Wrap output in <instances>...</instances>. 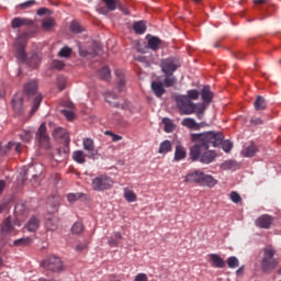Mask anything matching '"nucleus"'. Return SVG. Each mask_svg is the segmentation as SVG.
<instances>
[{
    "label": "nucleus",
    "mask_w": 281,
    "mask_h": 281,
    "mask_svg": "<svg viewBox=\"0 0 281 281\" xmlns=\"http://www.w3.org/2000/svg\"><path fill=\"white\" fill-rule=\"evenodd\" d=\"M34 22H32V20L27 19V18H14L11 21V27L12 30H19V27H23V26H30L33 25Z\"/></svg>",
    "instance_id": "obj_12"
},
{
    "label": "nucleus",
    "mask_w": 281,
    "mask_h": 281,
    "mask_svg": "<svg viewBox=\"0 0 281 281\" xmlns=\"http://www.w3.org/2000/svg\"><path fill=\"white\" fill-rule=\"evenodd\" d=\"M27 38H30V34L24 32L20 34L14 43L16 58L21 60V63H25L27 60V53H25V47L27 45Z\"/></svg>",
    "instance_id": "obj_3"
},
{
    "label": "nucleus",
    "mask_w": 281,
    "mask_h": 281,
    "mask_svg": "<svg viewBox=\"0 0 281 281\" xmlns=\"http://www.w3.org/2000/svg\"><path fill=\"white\" fill-rule=\"evenodd\" d=\"M58 56L60 58H69L71 56V48L64 47L59 50Z\"/></svg>",
    "instance_id": "obj_51"
},
{
    "label": "nucleus",
    "mask_w": 281,
    "mask_h": 281,
    "mask_svg": "<svg viewBox=\"0 0 281 281\" xmlns=\"http://www.w3.org/2000/svg\"><path fill=\"white\" fill-rule=\"evenodd\" d=\"M134 281H148V276H146V273H138Z\"/></svg>",
    "instance_id": "obj_64"
},
{
    "label": "nucleus",
    "mask_w": 281,
    "mask_h": 281,
    "mask_svg": "<svg viewBox=\"0 0 281 281\" xmlns=\"http://www.w3.org/2000/svg\"><path fill=\"white\" fill-rule=\"evenodd\" d=\"M115 75L119 77L117 90L120 93H122L126 85V80L124 79V74L122 72V70H116Z\"/></svg>",
    "instance_id": "obj_33"
},
{
    "label": "nucleus",
    "mask_w": 281,
    "mask_h": 281,
    "mask_svg": "<svg viewBox=\"0 0 281 281\" xmlns=\"http://www.w3.org/2000/svg\"><path fill=\"white\" fill-rule=\"evenodd\" d=\"M38 89V83L36 81H31L24 86V91L27 95H34Z\"/></svg>",
    "instance_id": "obj_31"
},
{
    "label": "nucleus",
    "mask_w": 281,
    "mask_h": 281,
    "mask_svg": "<svg viewBox=\"0 0 281 281\" xmlns=\"http://www.w3.org/2000/svg\"><path fill=\"white\" fill-rule=\"evenodd\" d=\"M182 126H186L187 128H196L199 124H196L194 119L186 117L182 120Z\"/></svg>",
    "instance_id": "obj_41"
},
{
    "label": "nucleus",
    "mask_w": 281,
    "mask_h": 281,
    "mask_svg": "<svg viewBox=\"0 0 281 281\" xmlns=\"http://www.w3.org/2000/svg\"><path fill=\"white\" fill-rule=\"evenodd\" d=\"M98 52L95 49H80L79 50V56L82 58H89V56H97Z\"/></svg>",
    "instance_id": "obj_48"
},
{
    "label": "nucleus",
    "mask_w": 281,
    "mask_h": 281,
    "mask_svg": "<svg viewBox=\"0 0 281 281\" xmlns=\"http://www.w3.org/2000/svg\"><path fill=\"white\" fill-rule=\"evenodd\" d=\"M122 233L120 232H114L113 236L109 237L108 244L110 247H119L120 246V240H122Z\"/></svg>",
    "instance_id": "obj_24"
},
{
    "label": "nucleus",
    "mask_w": 281,
    "mask_h": 281,
    "mask_svg": "<svg viewBox=\"0 0 281 281\" xmlns=\"http://www.w3.org/2000/svg\"><path fill=\"white\" fill-rule=\"evenodd\" d=\"M32 5H36V1L34 0H29L26 2H23L20 4L21 10H27V8H32Z\"/></svg>",
    "instance_id": "obj_57"
},
{
    "label": "nucleus",
    "mask_w": 281,
    "mask_h": 281,
    "mask_svg": "<svg viewBox=\"0 0 281 281\" xmlns=\"http://www.w3.org/2000/svg\"><path fill=\"white\" fill-rule=\"evenodd\" d=\"M42 267L47 271H52L53 273H60V271H65V263L63 262V259L57 256L46 258L42 262Z\"/></svg>",
    "instance_id": "obj_6"
},
{
    "label": "nucleus",
    "mask_w": 281,
    "mask_h": 281,
    "mask_svg": "<svg viewBox=\"0 0 281 281\" xmlns=\"http://www.w3.org/2000/svg\"><path fill=\"white\" fill-rule=\"evenodd\" d=\"M256 153H258V146L252 142L246 145L241 150V155H244V157H256Z\"/></svg>",
    "instance_id": "obj_16"
},
{
    "label": "nucleus",
    "mask_w": 281,
    "mask_h": 281,
    "mask_svg": "<svg viewBox=\"0 0 281 281\" xmlns=\"http://www.w3.org/2000/svg\"><path fill=\"white\" fill-rule=\"evenodd\" d=\"M218 183V180L214 179V177L210 175H205V172L202 171V178L200 180V186H206V188H214Z\"/></svg>",
    "instance_id": "obj_15"
},
{
    "label": "nucleus",
    "mask_w": 281,
    "mask_h": 281,
    "mask_svg": "<svg viewBox=\"0 0 281 281\" xmlns=\"http://www.w3.org/2000/svg\"><path fill=\"white\" fill-rule=\"evenodd\" d=\"M56 155H58V157H61L63 159H66V157L69 155V144H65L64 147L57 148Z\"/></svg>",
    "instance_id": "obj_39"
},
{
    "label": "nucleus",
    "mask_w": 281,
    "mask_h": 281,
    "mask_svg": "<svg viewBox=\"0 0 281 281\" xmlns=\"http://www.w3.org/2000/svg\"><path fill=\"white\" fill-rule=\"evenodd\" d=\"M2 234H12L14 232V225H12V218L7 217L1 225Z\"/></svg>",
    "instance_id": "obj_23"
},
{
    "label": "nucleus",
    "mask_w": 281,
    "mask_h": 281,
    "mask_svg": "<svg viewBox=\"0 0 281 281\" xmlns=\"http://www.w3.org/2000/svg\"><path fill=\"white\" fill-rule=\"evenodd\" d=\"M124 199L127 201V203H135V201H137V194H135L133 190L125 189Z\"/></svg>",
    "instance_id": "obj_35"
},
{
    "label": "nucleus",
    "mask_w": 281,
    "mask_h": 281,
    "mask_svg": "<svg viewBox=\"0 0 281 281\" xmlns=\"http://www.w3.org/2000/svg\"><path fill=\"white\" fill-rule=\"evenodd\" d=\"M220 146H222V150H224V153H232V148H234V144H232V142L223 140V138L221 139Z\"/></svg>",
    "instance_id": "obj_44"
},
{
    "label": "nucleus",
    "mask_w": 281,
    "mask_h": 281,
    "mask_svg": "<svg viewBox=\"0 0 281 281\" xmlns=\"http://www.w3.org/2000/svg\"><path fill=\"white\" fill-rule=\"evenodd\" d=\"M60 202V198L53 196L48 200V214H56L58 212V204Z\"/></svg>",
    "instance_id": "obj_22"
},
{
    "label": "nucleus",
    "mask_w": 281,
    "mask_h": 281,
    "mask_svg": "<svg viewBox=\"0 0 281 281\" xmlns=\"http://www.w3.org/2000/svg\"><path fill=\"white\" fill-rule=\"evenodd\" d=\"M41 102H43V97L41 94H38L37 97H35V99L33 101L31 115H34V113H36V111H38V108L41 106Z\"/></svg>",
    "instance_id": "obj_40"
},
{
    "label": "nucleus",
    "mask_w": 281,
    "mask_h": 281,
    "mask_svg": "<svg viewBox=\"0 0 281 281\" xmlns=\"http://www.w3.org/2000/svg\"><path fill=\"white\" fill-rule=\"evenodd\" d=\"M201 97L204 104H212V100H214V92L210 89V86H204L201 90Z\"/></svg>",
    "instance_id": "obj_14"
},
{
    "label": "nucleus",
    "mask_w": 281,
    "mask_h": 281,
    "mask_svg": "<svg viewBox=\"0 0 281 281\" xmlns=\"http://www.w3.org/2000/svg\"><path fill=\"white\" fill-rule=\"evenodd\" d=\"M41 227V220L36 216H32L25 225L27 232H36Z\"/></svg>",
    "instance_id": "obj_19"
},
{
    "label": "nucleus",
    "mask_w": 281,
    "mask_h": 281,
    "mask_svg": "<svg viewBox=\"0 0 281 281\" xmlns=\"http://www.w3.org/2000/svg\"><path fill=\"white\" fill-rule=\"evenodd\" d=\"M186 157H188L186 147H183L181 144L176 145L175 161H181L182 159H186Z\"/></svg>",
    "instance_id": "obj_20"
},
{
    "label": "nucleus",
    "mask_w": 281,
    "mask_h": 281,
    "mask_svg": "<svg viewBox=\"0 0 281 281\" xmlns=\"http://www.w3.org/2000/svg\"><path fill=\"white\" fill-rule=\"evenodd\" d=\"M14 146H15V143L14 142H9L7 145H5V147H3V148H1V150H2V154L3 155H8V153H10V150H12V148H14Z\"/></svg>",
    "instance_id": "obj_56"
},
{
    "label": "nucleus",
    "mask_w": 281,
    "mask_h": 281,
    "mask_svg": "<svg viewBox=\"0 0 281 281\" xmlns=\"http://www.w3.org/2000/svg\"><path fill=\"white\" fill-rule=\"evenodd\" d=\"M53 69H63L65 67V63L63 60H53L52 63Z\"/></svg>",
    "instance_id": "obj_60"
},
{
    "label": "nucleus",
    "mask_w": 281,
    "mask_h": 281,
    "mask_svg": "<svg viewBox=\"0 0 281 281\" xmlns=\"http://www.w3.org/2000/svg\"><path fill=\"white\" fill-rule=\"evenodd\" d=\"M83 149L87 150L88 159H98V149H95V143L92 138H83L82 140Z\"/></svg>",
    "instance_id": "obj_9"
},
{
    "label": "nucleus",
    "mask_w": 281,
    "mask_h": 281,
    "mask_svg": "<svg viewBox=\"0 0 281 281\" xmlns=\"http://www.w3.org/2000/svg\"><path fill=\"white\" fill-rule=\"evenodd\" d=\"M63 114L65 115V117H67L70 122L71 120H74L76 117V114L72 111L69 110H64Z\"/></svg>",
    "instance_id": "obj_62"
},
{
    "label": "nucleus",
    "mask_w": 281,
    "mask_h": 281,
    "mask_svg": "<svg viewBox=\"0 0 281 281\" xmlns=\"http://www.w3.org/2000/svg\"><path fill=\"white\" fill-rule=\"evenodd\" d=\"M162 85L167 88L175 87L177 85V77L175 76V74H165Z\"/></svg>",
    "instance_id": "obj_27"
},
{
    "label": "nucleus",
    "mask_w": 281,
    "mask_h": 281,
    "mask_svg": "<svg viewBox=\"0 0 281 281\" xmlns=\"http://www.w3.org/2000/svg\"><path fill=\"white\" fill-rule=\"evenodd\" d=\"M22 142H30L32 139V132L31 131H24L21 135Z\"/></svg>",
    "instance_id": "obj_61"
},
{
    "label": "nucleus",
    "mask_w": 281,
    "mask_h": 281,
    "mask_svg": "<svg viewBox=\"0 0 281 281\" xmlns=\"http://www.w3.org/2000/svg\"><path fill=\"white\" fill-rule=\"evenodd\" d=\"M67 199H68L69 203H74V202L78 201L79 199H82V193H69L67 195Z\"/></svg>",
    "instance_id": "obj_53"
},
{
    "label": "nucleus",
    "mask_w": 281,
    "mask_h": 281,
    "mask_svg": "<svg viewBox=\"0 0 281 281\" xmlns=\"http://www.w3.org/2000/svg\"><path fill=\"white\" fill-rule=\"evenodd\" d=\"M280 265V261L276 258V248L273 246H267L263 248V256L260 262L262 273H271Z\"/></svg>",
    "instance_id": "obj_2"
},
{
    "label": "nucleus",
    "mask_w": 281,
    "mask_h": 281,
    "mask_svg": "<svg viewBox=\"0 0 281 281\" xmlns=\"http://www.w3.org/2000/svg\"><path fill=\"white\" fill-rule=\"evenodd\" d=\"M113 179L106 175H101L92 179L91 187L95 192H104L113 188Z\"/></svg>",
    "instance_id": "obj_4"
},
{
    "label": "nucleus",
    "mask_w": 281,
    "mask_h": 281,
    "mask_svg": "<svg viewBox=\"0 0 281 281\" xmlns=\"http://www.w3.org/2000/svg\"><path fill=\"white\" fill-rule=\"evenodd\" d=\"M86 157H87V154H85V151L82 150H76L72 153V159L77 164H86L87 162Z\"/></svg>",
    "instance_id": "obj_29"
},
{
    "label": "nucleus",
    "mask_w": 281,
    "mask_h": 281,
    "mask_svg": "<svg viewBox=\"0 0 281 281\" xmlns=\"http://www.w3.org/2000/svg\"><path fill=\"white\" fill-rule=\"evenodd\" d=\"M14 146H15V143L14 142H9L7 145H5V147H3V148H1V150H2V154L3 155H8V153H10V150H12V148H14Z\"/></svg>",
    "instance_id": "obj_55"
},
{
    "label": "nucleus",
    "mask_w": 281,
    "mask_h": 281,
    "mask_svg": "<svg viewBox=\"0 0 281 281\" xmlns=\"http://www.w3.org/2000/svg\"><path fill=\"white\" fill-rule=\"evenodd\" d=\"M70 31L74 34H80V32H82V26L80 25V23L72 21L70 24Z\"/></svg>",
    "instance_id": "obj_49"
},
{
    "label": "nucleus",
    "mask_w": 281,
    "mask_h": 281,
    "mask_svg": "<svg viewBox=\"0 0 281 281\" xmlns=\"http://www.w3.org/2000/svg\"><path fill=\"white\" fill-rule=\"evenodd\" d=\"M226 262H227V266H228L229 269H236L240 265V261H238V258L234 257V256L228 257Z\"/></svg>",
    "instance_id": "obj_42"
},
{
    "label": "nucleus",
    "mask_w": 281,
    "mask_h": 281,
    "mask_svg": "<svg viewBox=\"0 0 281 281\" xmlns=\"http://www.w3.org/2000/svg\"><path fill=\"white\" fill-rule=\"evenodd\" d=\"M57 87L59 91H64L67 87V78L65 76H58L57 77Z\"/></svg>",
    "instance_id": "obj_46"
},
{
    "label": "nucleus",
    "mask_w": 281,
    "mask_h": 281,
    "mask_svg": "<svg viewBox=\"0 0 281 281\" xmlns=\"http://www.w3.org/2000/svg\"><path fill=\"white\" fill-rule=\"evenodd\" d=\"M210 259H211V262L213 263V267H215V269H225V260L221 258V256L216 254H211Z\"/></svg>",
    "instance_id": "obj_21"
},
{
    "label": "nucleus",
    "mask_w": 281,
    "mask_h": 281,
    "mask_svg": "<svg viewBox=\"0 0 281 281\" xmlns=\"http://www.w3.org/2000/svg\"><path fill=\"white\" fill-rule=\"evenodd\" d=\"M164 87L165 86L162 82H158V81L151 82V91L157 98H161V95L166 93V89Z\"/></svg>",
    "instance_id": "obj_18"
},
{
    "label": "nucleus",
    "mask_w": 281,
    "mask_h": 281,
    "mask_svg": "<svg viewBox=\"0 0 281 281\" xmlns=\"http://www.w3.org/2000/svg\"><path fill=\"white\" fill-rule=\"evenodd\" d=\"M83 229L82 223L77 222L72 225L71 232L72 234H82Z\"/></svg>",
    "instance_id": "obj_50"
},
{
    "label": "nucleus",
    "mask_w": 281,
    "mask_h": 281,
    "mask_svg": "<svg viewBox=\"0 0 281 281\" xmlns=\"http://www.w3.org/2000/svg\"><path fill=\"white\" fill-rule=\"evenodd\" d=\"M105 101L108 102V104H110V106H114L115 109H120V102L117 101V97H115V94L108 92L105 94Z\"/></svg>",
    "instance_id": "obj_30"
},
{
    "label": "nucleus",
    "mask_w": 281,
    "mask_h": 281,
    "mask_svg": "<svg viewBox=\"0 0 281 281\" xmlns=\"http://www.w3.org/2000/svg\"><path fill=\"white\" fill-rule=\"evenodd\" d=\"M205 103H199V104H195V111L196 113H205Z\"/></svg>",
    "instance_id": "obj_63"
},
{
    "label": "nucleus",
    "mask_w": 281,
    "mask_h": 281,
    "mask_svg": "<svg viewBox=\"0 0 281 281\" xmlns=\"http://www.w3.org/2000/svg\"><path fill=\"white\" fill-rule=\"evenodd\" d=\"M104 135H110V137H112V142H122V136L113 134L111 131H105Z\"/></svg>",
    "instance_id": "obj_58"
},
{
    "label": "nucleus",
    "mask_w": 281,
    "mask_h": 281,
    "mask_svg": "<svg viewBox=\"0 0 281 281\" xmlns=\"http://www.w3.org/2000/svg\"><path fill=\"white\" fill-rule=\"evenodd\" d=\"M254 106L256 111H265L267 109V100L263 97L257 95Z\"/></svg>",
    "instance_id": "obj_28"
},
{
    "label": "nucleus",
    "mask_w": 281,
    "mask_h": 281,
    "mask_svg": "<svg viewBox=\"0 0 281 281\" xmlns=\"http://www.w3.org/2000/svg\"><path fill=\"white\" fill-rule=\"evenodd\" d=\"M236 168V161L234 160H226L221 165L222 170H234Z\"/></svg>",
    "instance_id": "obj_47"
},
{
    "label": "nucleus",
    "mask_w": 281,
    "mask_h": 281,
    "mask_svg": "<svg viewBox=\"0 0 281 281\" xmlns=\"http://www.w3.org/2000/svg\"><path fill=\"white\" fill-rule=\"evenodd\" d=\"M162 74H175L181 67V61L178 58L169 57L160 64Z\"/></svg>",
    "instance_id": "obj_8"
},
{
    "label": "nucleus",
    "mask_w": 281,
    "mask_h": 281,
    "mask_svg": "<svg viewBox=\"0 0 281 281\" xmlns=\"http://www.w3.org/2000/svg\"><path fill=\"white\" fill-rule=\"evenodd\" d=\"M158 153L159 155H167V153H172V142L167 139L160 143Z\"/></svg>",
    "instance_id": "obj_25"
},
{
    "label": "nucleus",
    "mask_w": 281,
    "mask_h": 281,
    "mask_svg": "<svg viewBox=\"0 0 281 281\" xmlns=\"http://www.w3.org/2000/svg\"><path fill=\"white\" fill-rule=\"evenodd\" d=\"M229 199L233 203H240V201H243V198H240V194L236 191L229 193Z\"/></svg>",
    "instance_id": "obj_52"
},
{
    "label": "nucleus",
    "mask_w": 281,
    "mask_h": 281,
    "mask_svg": "<svg viewBox=\"0 0 281 281\" xmlns=\"http://www.w3.org/2000/svg\"><path fill=\"white\" fill-rule=\"evenodd\" d=\"M257 227L260 229H271V225H273V216L271 215H261L255 222Z\"/></svg>",
    "instance_id": "obj_10"
},
{
    "label": "nucleus",
    "mask_w": 281,
    "mask_h": 281,
    "mask_svg": "<svg viewBox=\"0 0 281 281\" xmlns=\"http://www.w3.org/2000/svg\"><path fill=\"white\" fill-rule=\"evenodd\" d=\"M32 245V238L31 237H22L20 239H15L11 247H30Z\"/></svg>",
    "instance_id": "obj_26"
},
{
    "label": "nucleus",
    "mask_w": 281,
    "mask_h": 281,
    "mask_svg": "<svg viewBox=\"0 0 281 281\" xmlns=\"http://www.w3.org/2000/svg\"><path fill=\"white\" fill-rule=\"evenodd\" d=\"M221 139H225L223 133L220 132H204V133H193L191 134V142L194 143L190 147L189 157L191 161H200V164L210 165L216 160L218 154L210 149V144L214 148L221 146Z\"/></svg>",
    "instance_id": "obj_1"
},
{
    "label": "nucleus",
    "mask_w": 281,
    "mask_h": 281,
    "mask_svg": "<svg viewBox=\"0 0 281 281\" xmlns=\"http://www.w3.org/2000/svg\"><path fill=\"white\" fill-rule=\"evenodd\" d=\"M99 76L100 78H102V80H111V70L109 69V67H103L99 71Z\"/></svg>",
    "instance_id": "obj_45"
},
{
    "label": "nucleus",
    "mask_w": 281,
    "mask_h": 281,
    "mask_svg": "<svg viewBox=\"0 0 281 281\" xmlns=\"http://www.w3.org/2000/svg\"><path fill=\"white\" fill-rule=\"evenodd\" d=\"M102 1H103V3H105V8L110 12L117 10V0H102Z\"/></svg>",
    "instance_id": "obj_43"
},
{
    "label": "nucleus",
    "mask_w": 281,
    "mask_h": 281,
    "mask_svg": "<svg viewBox=\"0 0 281 281\" xmlns=\"http://www.w3.org/2000/svg\"><path fill=\"white\" fill-rule=\"evenodd\" d=\"M56 25V21H54V18H46L42 21V27L43 30H50Z\"/></svg>",
    "instance_id": "obj_37"
},
{
    "label": "nucleus",
    "mask_w": 281,
    "mask_h": 281,
    "mask_svg": "<svg viewBox=\"0 0 281 281\" xmlns=\"http://www.w3.org/2000/svg\"><path fill=\"white\" fill-rule=\"evenodd\" d=\"M54 139H63L64 144H69L71 139L69 138V134L67 130L63 127H55L52 133Z\"/></svg>",
    "instance_id": "obj_11"
},
{
    "label": "nucleus",
    "mask_w": 281,
    "mask_h": 281,
    "mask_svg": "<svg viewBox=\"0 0 281 281\" xmlns=\"http://www.w3.org/2000/svg\"><path fill=\"white\" fill-rule=\"evenodd\" d=\"M36 139L41 146L45 150H49L52 148V143L49 142V134H47V125L42 123L36 132Z\"/></svg>",
    "instance_id": "obj_7"
},
{
    "label": "nucleus",
    "mask_w": 281,
    "mask_h": 281,
    "mask_svg": "<svg viewBox=\"0 0 281 281\" xmlns=\"http://www.w3.org/2000/svg\"><path fill=\"white\" fill-rule=\"evenodd\" d=\"M41 64V59L38 58L37 55H33L30 61V67H33V69H36L38 65Z\"/></svg>",
    "instance_id": "obj_54"
},
{
    "label": "nucleus",
    "mask_w": 281,
    "mask_h": 281,
    "mask_svg": "<svg viewBox=\"0 0 281 281\" xmlns=\"http://www.w3.org/2000/svg\"><path fill=\"white\" fill-rule=\"evenodd\" d=\"M186 98H189L190 100H199L198 90H189L188 95H186Z\"/></svg>",
    "instance_id": "obj_59"
},
{
    "label": "nucleus",
    "mask_w": 281,
    "mask_h": 281,
    "mask_svg": "<svg viewBox=\"0 0 281 281\" xmlns=\"http://www.w3.org/2000/svg\"><path fill=\"white\" fill-rule=\"evenodd\" d=\"M176 104L181 115H192L196 111V104L186 95L176 97Z\"/></svg>",
    "instance_id": "obj_5"
},
{
    "label": "nucleus",
    "mask_w": 281,
    "mask_h": 281,
    "mask_svg": "<svg viewBox=\"0 0 281 281\" xmlns=\"http://www.w3.org/2000/svg\"><path fill=\"white\" fill-rule=\"evenodd\" d=\"M203 177V171L195 170L193 172H190L186 176L184 181L186 183H198L201 186V178Z\"/></svg>",
    "instance_id": "obj_13"
},
{
    "label": "nucleus",
    "mask_w": 281,
    "mask_h": 281,
    "mask_svg": "<svg viewBox=\"0 0 281 281\" xmlns=\"http://www.w3.org/2000/svg\"><path fill=\"white\" fill-rule=\"evenodd\" d=\"M160 45H161V40H159V37H157V36H151L148 40V47H149V49H153L154 52H157V49H159Z\"/></svg>",
    "instance_id": "obj_32"
},
{
    "label": "nucleus",
    "mask_w": 281,
    "mask_h": 281,
    "mask_svg": "<svg viewBox=\"0 0 281 281\" xmlns=\"http://www.w3.org/2000/svg\"><path fill=\"white\" fill-rule=\"evenodd\" d=\"M12 105L15 113H19V115H23V101L22 100H12Z\"/></svg>",
    "instance_id": "obj_38"
},
{
    "label": "nucleus",
    "mask_w": 281,
    "mask_h": 281,
    "mask_svg": "<svg viewBox=\"0 0 281 281\" xmlns=\"http://www.w3.org/2000/svg\"><path fill=\"white\" fill-rule=\"evenodd\" d=\"M135 34H144L146 32V22L138 21L133 24Z\"/></svg>",
    "instance_id": "obj_34"
},
{
    "label": "nucleus",
    "mask_w": 281,
    "mask_h": 281,
    "mask_svg": "<svg viewBox=\"0 0 281 281\" xmlns=\"http://www.w3.org/2000/svg\"><path fill=\"white\" fill-rule=\"evenodd\" d=\"M59 220L57 216H49L46 218L45 227L47 232H56L58 229Z\"/></svg>",
    "instance_id": "obj_17"
},
{
    "label": "nucleus",
    "mask_w": 281,
    "mask_h": 281,
    "mask_svg": "<svg viewBox=\"0 0 281 281\" xmlns=\"http://www.w3.org/2000/svg\"><path fill=\"white\" fill-rule=\"evenodd\" d=\"M162 124L165 126V133H172L175 131V123L170 119H162Z\"/></svg>",
    "instance_id": "obj_36"
}]
</instances>
